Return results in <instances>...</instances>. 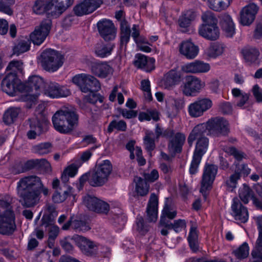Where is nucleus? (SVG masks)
<instances>
[{
	"instance_id": "nucleus-1",
	"label": "nucleus",
	"mask_w": 262,
	"mask_h": 262,
	"mask_svg": "<svg viewBox=\"0 0 262 262\" xmlns=\"http://www.w3.org/2000/svg\"><path fill=\"white\" fill-rule=\"evenodd\" d=\"M42 182L38 177L31 176L21 179L17 183V191L21 205L26 208L34 207L40 200L38 188Z\"/></svg>"
},
{
	"instance_id": "nucleus-2",
	"label": "nucleus",
	"mask_w": 262,
	"mask_h": 262,
	"mask_svg": "<svg viewBox=\"0 0 262 262\" xmlns=\"http://www.w3.org/2000/svg\"><path fill=\"white\" fill-rule=\"evenodd\" d=\"M12 199L8 195L0 196V233L11 234L16 229Z\"/></svg>"
},
{
	"instance_id": "nucleus-3",
	"label": "nucleus",
	"mask_w": 262,
	"mask_h": 262,
	"mask_svg": "<svg viewBox=\"0 0 262 262\" xmlns=\"http://www.w3.org/2000/svg\"><path fill=\"white\" fill-rule=\"evenodd\" d=\"M52 120L55 129L63 134L71 133L78 124V116L73 110L57 111L53 116Z\"/></svg>"
},
{
	"instance_id": "nucleus-4",
	"label": "nucleus",
	"mask_w": 262,
	"mask_h": 262,
	"mask_svg": "<svg viewBox=\"0 0 262 262\" xmlns=\"http://www.w3.org/2000/svg\"><path fill=\"white\" fill-rule=\"evenodd\" d=\"M38 62L44 70L54 72L62 66L64 57L54 50L47 49L40 54Z\"/></svg>"
},
{
	"instance_id": "nucleus-5",
	"label": "nucleus",
	"mask_w": 262,
	"mask_h": 262,
	"mask_svg": "<svg viewBox=\"0 0 262 262\" xmlns=\"http://www.w3.org/2000/svg\"><path fill=\"white\" fill-rule=\"evenodd\" d=\"M24 84L22 100L30 103L36 101L41 92V88L44 85L43 79L40 76L33 75L29 77Z\"/></svg>"
},
{
	"instance_id": "nucleus-6",
	"label": "nucleus",
	"mask_w": 262,
	"mask_h": 262,
	"mask_svg": "<svg viewBox=\"0 0 262 262\" xmlns=\"http://www.w3.org/2000/svg\"><path fill=\"white\" fill-rule=\"evenodd\" d=\"M112 171V165L109 160H103L97 164L95 171L92 173L89 183L92 186H101L108 180Z\"/></svg>"
},
{
	"instance_id": "nucleus-7",
	"label": "nucleus",
	"mask_w": 262,
	"mask_h": 262,
	"mask_svg": "<svg viewBox=\"0 0 262 262\" xmlns=\"http://www.w3.org/2000/svg\"><path fill=\"white\" fill-rule=\"evenodd\" d=\"M72 81L84 93L98 91L100 88L99 81L89 74L82 73L76 75L73 77Z\"/></svg>"
},
{
	"instance_id": "nucleus-8",
	"label": "nucleus",
	"mask_w": 262,
	"mask_h": 262,
	"mask_svg": "<svg viewBox=\"0 0 262 262\" xmlns=\"http://www.w3.org/2000/svg\"><path fill=\"white\" fill-rule=\"evenodd\" d=\"M205 86V82L194 76L187 77L180 86L183 94L186 96H192L199 93Z\"/></svg>"
},
{
	"instance_id": "nucleus-9",
	"label": "nucleus",
	"mask_w": 262,
	"mask_h": 262,
	"mask_svg": "<svg viewBox=\"0 0 262 262\" xmlns=\"http://www.w3.org/2000/svg\"><path fill=\"white\" fill-rule=\"evenodd\" d=\"M51 24V20L47 19L35 27L34 31L30 34V39L34 45L39 46L43 43L49 34Z\"/></svg>"
},
{
	"instance_id": "nucleus-10",
	"label": "nucleus",
	"mask_w": 262,
	"mask_h": 262,
	"mask_svg": "<svg viewBox=\"0 0 262 262\" xmlns=\"http://www.w3.org/2000/svg\"><path fill=\"white\" fill-rule=\"evenodd\" d=\"M208 133L213 136H225L229 132V123L223 118H214L206 123Z\"/></svg>"
},
{
	"instance_id": "nucleus-11",
	"label": "nucleus",
	"mask_w": 262,
	"mask_h": 262,
	"mask_svg": "<svg viewBox=\"0 0 262 262\" xmlns=\"http://www.w3.org/2000/svg\"><path fill=\"white\" fill-rule=\"evenodd\" d=\"M2 90L9 95L13 96L17 92L23 94L24 84L21 83L15 74H8L2 81Z\"/></svg>"
},
{
	"instance_id": "nucleus-12",
	"label": "nucleus",
	"mask_w": 262,
	"mask_h": 262,
	"mask_svg": "<svg viewBox=\"0 0 262 262\" xmlns=\"http://www.w3.org/2000/svg\"><path fill=\"white\" fill-rule=\"evenodd\" d=\"M29 122L30 130L27 133V137L30 139H35L47 130L48 121L41 114L30 119Z\"/></svg>"
},
{
	"instance_id": "nucleus-13",
	"label": "nucleus",
	"mask_w": 262,
	"mask_h": 262,
	"mask_svg": "<svg viewBox=\"0 0 262 262\" xmlns=\"http://www.w3.org/2000/svg\"><path fill=\"white\" fill-rule=\"evenodd\" d=\"M212 106V100L208 98H199L190 103L188 107L189 115L194 118L202 116L204 113L209 110Z\"/></svg>"
},
{
	"instance_id": "nucleus-14",
	"label": "nucleus",
	"mask_w": 262,
	"mask_h": 262,
	"mask_svg": "<svg viewBox=\"0 0 262 262\" xmlns=\"http://www.w3.org/2000/svg\"><path fill=\"white\" fill-rule=\"evenodd\" d=\"M217 172V167L213 164H206L204 167L202 176L200 192L205 194L210 189Z\"/></svg>"
},
{
	"instance_id": "nucleus-15",
	"label": "nucleus",
	"mask_w": 262,
	"mask_h": 262,
	"mask_svg": "<svg viewBox=\"0 0 262 262\" xmlns=\"http://www.w3.org/2000/svg\"><path fill=\"white\" fill-rule=\"evenodd\" d=\"M102 4V0H83L73 8L74 14L82 16L92 13Z\"/></svg>"
},
{
	"instance_id": "nucleus-16",
	"label": "nucleus",
	"mask_w": 262,
	"mask_h": 262,
	"mask_svg": "<svg viewBox=\"0 0 262 262\" xmlns=\"http://www.w3.org/2000/svg\"><path fill=\"white\" fill-rule=\"evenodd\" d=\"M43 92L45 95L51 98L66 97L71 94L70 91L67 88L56 82L47 84Z\"/></svg>"
},
{
	"instance_id": "nucleus-17",
	"label": "nucleus",
	"mask_w": 262,
	"mask_h": 262,
	"mask_svg": "<svg viewBox=\"0 0 262 262\" xmlns=\"http://www.w3.org/2000/svg\"><path fill=\"white\" fill-rule=\"evenodd\" d=\"M210 69L209 63L200 60H195L181 67V70L183 72L194 74L208 73Z\"/></svg>"
},
{
	"instance_id": "nucleus-18",
	"label": "nucleus",
	"mask_w": 262,
	"mask_h": 262,
	"mask_svg": "<svg viewBox=\"0 0 262 262\" xmlns=\"http://www.w3.org/2000/svg\"><path fill=\"white\" fill-rule=\"evenodd\" d=\"M98 29L101 36L106 41L113 40L116 36V29L113 22L103 19L97 24Z\"/></svg>"
},
{
	"instance_id": "nucleus-19",
	"label": "nucleus",
	"mask_w": 262,
	"mask_h": 262,
	"mask_svg": "<svg viewBox=\"0 0 262 262\" xmlns=\"http://www.w3.org/2000/svg\"><path fill=\"white\" fill-rule=\"evenodd\" d=\"M258 7L254 4L244 7L240 12V22L244 26H249L252 23L258 12Z\"/></svg>"
},
{
	"instance_id": "nucleus-20",
	"label": "nucleus",
	"mask_w": 262,
	"mask_h": 262,
	"mask_svg": "<svg viewBox=\"0 0 262 262\" xmlns=\"http://www.w3.org/2000/svg\"><path fill=\"white\" fill-rule=\"evenodd\" d=\"M183 78V75L180 71L171 70L167 72L161 81V85L166 89H170L179 84Z\"/></svg>"
},
{
	"instance_id": "nucleus-21",
	"label": "nucleus",
	"mask_w": 262,
	"mask_h": 262,
	"mask_svg": "<svg viewBox=\"0 0 262 262\" xmlns=\"http://www.w3.org/2000/svg\"><path fill=\"white\" fill-rule=\"evenodd\" d=\"M232 214L235 220L241 223H246L248 220V212L247 208L243 206L237 198L233 199L231 206Z\"/></svg>"
},
{
	"instance_id": "nucleus-22",
	"label": "nucleus",
	"mask_w": 262,
	"mask_h": 262,
	"mask_svg": "<svg viewBox=\"0 0 262 262\" xmlns=\"http://www.w3.org/2000/svg\"><path fill=\"white\" fill-rule=\"evenodd\" d=\"M242 54L244 61L248 65L258 66L260 64V52L255 47H248L243 49Z\"/></svg>"
},
{
	"instance_id": "nucleus-23",
	"label": "nucleus",
	"mask_w": 262,
	"mask_h": 262,
	"mask_svg": "<svg viewBox=\"0 0 262 262\" xmlns=\"http://www.w3.org/2000/svg\"><path fill=\"white\" fill-rule=\"evenodd\" d=\"M181 55L189 60L194 59L199 54V48L190 41H183L179 46Z\"/></svg>"
},
{
	"instance_id": "nucleus-24",
	"label": "nucleus",
	"mask_w": 262,
	"mask_h": 262,
	"mask_svg": "<svg viewBox=\"0 0 262 262\" xmlns=\"http://www.w3.org/2000/svg\"><path fill=\"white\" fill-rule=\"evenodd\" d=\"M155 62L154 58L147 57L144 55L139 53L135 56L134 64L139 69L150 72L155 69Z\"/></svg>"
},
{
	"instance_id": "nucleus-25",
	"label": "nucleus",
	"mask_w": 262,
	"mask_h": 262,
	"mask_svg": "<svg viewBox=\"0 0 262 262\" xmlns=\"http://www.w3.org/2000/svg\"><path fill=\"white\" fill-rule=\"evenodd\" d=\"M199 34L209 40H216L220 36V30L217 25H202L199 29Z\"/></svg>"
},
{
	"instance_id": "nucleus-26",
	"label": "nucleus",
	"mask_w": 262,
	"mask_h": 262,
	"mask_svg": "<svg viewBox=\"0 0 262 262\" xmlns=\"http://www.w3.org/2000/svg\"><path fill=\"white\" fill-rule=\"evenodd\" d=\"M220 23L222 29L227 37H232L235 34V24L228 14L224 13L220 16Z\"/></svg>"
},
{
	"instance_id": "nucleus-27",
	"label": "nucleus",
	"mask_w": 262,
	"mask_h": 262,
	"mask_svg": "<svg viewBox=\"0 0 262 262\" xmlns=\"http://www.w3.org/2000/svg\"><path fill=\"white\" fill-rule=\"evenodd\" d=\"M255 220L258 226L259 236L251 254L254 258L257 259L254 262H260L262 260V218L258 216Z\"/></svg>"
},
{
	"instance_id": "nucleus-28",
	"label": "nucleus",
	"mask_w": 262,
	"mask_h": 262,
	"mask_svg": "<svg viewBox=\"0 0 262 262\" xmlns=\"http://www.w3.org/2000/svg\"><path fill=\"white\" fill-rule=\"evenodd\" d=\"M44 214L41 219L42 226L47 228L54 223L55 219L58 215L55 206L51 204H47L43 207Z\"/></svg>"
},
{
	"instance_id": "nucleus-29",
	"label": "nucleus",
	"mask_w": 262,
	"mask_h": 262,
	"mask_svg": "<svg viewBox=\"0 0 262 262\" xmlns=\"http://www.w3.org/2000/svg\"><path fill=\"white\" fill-rule=\"evenodd\" d=\"M91 72L95 76L104 78L113 74L112 68L104 62H95L91 66Z\"/></svg>"
},
{
	"instance_id": "nucleus-30",
	"label": "nucleus",
	"mask_w": 262,
	"mask_h": 262,
	"mask_svg": "<svg viewBox=\"0 0 262 262\" xmlns=\"http://www.w3.org/2000/svg\"><path fill=\"white\" fill-rule=\"evenodd\" d=\"M170 137L171 139L168 145L169 151L173 154L180 152L186 139L185 136L182 133H177Z\"/></svg>"
},
{
	"instance_id": "nucleus-31",
	"label": "nucleus",
	"mask_w": 262,
	"mask_h": 262,
	"mask_svg": "<svg viewBox=\"0 0 262 262\" xmlns=\"http://www.w3.org/2000/svg\"><path fill=\"white\" fill-rule=\"evenodd\" d=\"M72 239L81 251L86 254L91 253L95 247L93 242L82 236L75 235L72 237Z\"/></svg>"
},
{
	"instance_id": "nucleus-32",
	"label": "nucleus",
	"mask_w": 262,
	"mask_h": 262,
	"mask_svg": "<svg viewBox=\"0 0 262 262\" xmlns=\"http://www.w3.org/2000/svg\"><path fill=\"white\" fill-rule=\"evenodd\" d=\"M146 212L148 220L155 222L158 217V198L156 194H151L147 205Z\"/></svg>"
},
{
	"instance_id": "nucleus-33",
	"label": "nucleus",
	"mask_w": 262,
	"mask_h": 262,
	"mask_svg": "<svg viewBox=\"0 0 262 262\" xmlns=\"http://www.w3.org/2000/svg\"><path fill=\"white\" fill-rule=\"evenodd\" d=\"M53 6L52 0H36L33 6L32 10L37 14H42L49 11Z\"/></svg>"
},
{
	"instance_id": "nucleus-34",
	"label": "nucleus",
	"mask_w": 262,
	"mask_h": 262,
	"mask_svg": "<svg viewBox=\"0 0 262 262\" xmlns=\"http://www.w3.org/2000/svg\"><path fill=\"white\" fill-rule=\"evenodd\" d=\"M120 45L122 47H126L130 36V26L125 19L120 21Z\"/></svg>"
},
{
	"instance_id": "nucleus-35",
	"label": "nucleus",
	"mask_w": 262,
	"mask_h": 262,
	"mask_svg": "<svg viewBox=\"0 0 262 262\" xmlns=\"http://www.w3.org/2000/svg\"><path fill=\"white\" fill-rule=\"evenodd\" d=\"M206 130H207L206 123L199 124L195 126L188 138V142L189 145H191L195 140L205 137L204 134Z\"/></svg>"
},
{
	"instance_id": "nucleus-36",
	"label": "nucleus",
	"mask_w": 262,
	"mask_h": 262,
	"mask_svg": "<svg viewBox=\"0 0 262 262\" xmlns=\"http://www.w3.org/2000/svg\"><path fill=\"white\" fill-rule=\"evenodd\" d=\"M114 48V45L112 43H97L95 46V53L98 57L105 58L112 54Z\"/></svg>"
},
{
	"instance_id": "nucleus-37",
	"label": "nucleus",
	"mask_w": 262,
	"mask_h": 262,
	"mask_svg": "<svg viewBox=\"0 0 262 262\" xmlns=\"http://www.w3.org/2000/svg\"><path fill=\"white\" fill-rule=\"evenodd\" d=\"M225 50L223 44L215 42L212 44L206 51V55L210 58H216L223 54Z\"/></svg>"
},
{
	"instance_id": "nucleus-38",
	"label": "nucleus",
	"mask_w": 262,
	"mask_h": 262,
	"mask_svg": "<svg viewBox=\"0 0 262 262\" xmlns=\"http://www.w3.org/2000/svg\"><path fill=\"white\" fill-rule=\"evenodd\" d=\"M195 17V13L191 10L187 11L180 17L179 19V25L180 28L184 29L185 31L189 27L192 21H193Z\"/></svg>"
},
{
	"instance_id": "nucleus-39",
	"label": "nucleus",
	"mask_w": 262,
	"mask_h": 262,
	"mask_svg": "<svg viewBox=\"0 0 262 262\" xmlns=\"http://www.w3.org/2000/svg\"><path fill=\"white\" fill-rule=\"evenodd\" d=\"M134 182L136 183L135 191L138 195L144 196L148 193L149 186L143 179L136 177Z\"/></svg>"
},
{
	"instance_id": "nucleus-40",
	"label": "nucleus",
	"mask_w": 262,
	"mask_h": 262,
	"mask_svg": "<svg viewBox=\"0 0 262 262\" xmlns=\"http://www.w3.org/2000/svg\"><path fill=\"white\" fill-rule=\"evenodd\" d=\"M27 164L31 167H38L47 173H50L52 171L50 163L45 159L30 160Z\"/></svg>"
},
{
	"instance_id": "nucleus-41",
	"label": "nucleus",
	"mask_w": 262,
	"mask_h": 262,
	"mask_svg": "<svg viewBox=\"0 0 262 262\" xmlns=\"http://www.w3.org/2000/svg\"><path fill=\"white\" fill-rule=\"evenodd\" d=\"M198 236L197 228L195 225H192L190 229L188 241L191 250L195 252L198 250Z\"/></svg>"
},
{
	"instance_id": "nucleus-42",
	"label": "nucleus",
	"mask_w": 262,
	"mask_h": 262,
	"mask_svg": "<svg viewBox=\"0 0 262 262\" xmlns=\"http://www.w3.org/2000/svg\"><path fill=\"white\" fill-rule=\"evenodd\" d=\"M53 5H55V13L58 15L61 14L74 2V0H52Z\"/></svg>"
},
{
	"instance_id": "nucleus-43",
	"label": "nucleus",
	"mask_w": 262,
	"mask_h": 262,
	"mask_svg": "<svg viewBox=\"0 0 262 262\" xmlns=\"http://www.w3.org/2000/svg\"><path fill=\"white\" fill-rule=\"evenodd\" d=\"M177 215V211L171 208L168 206H165L163 208L162 215L161 216L160 224L161 225L164 227L166 226V224H169L168 222L166 221V218L167 217L169 219H173Z\"/></svg>"
},
{
	"instance_id": "nucleus-44",
	"label": "nucleus",
	"mask_w": 262,
	"mask_h": 262,
	"mask_svg": "<svg viewBox=\"0 0 262 262\" xmlns=\"http://www.w3.org/2000/svg\"><path fill=\"white\" fill-rule=\"evenodd\" d=\"M208 139L206 137L201 138L198 140L194 155L202 157L208 149Z\"/></svg>"
},
{
	"instance_id": "nucleus-45",
	"label": "nucleus",
	"mask_w": 262,
	"mask_h": 262,
	"mask_svg": "<svg viewBox=\"0 0 262 262\" xmlns=\"http://www.w3.org/2000/svg\"><path fill=\"white\" fill-rule=\"evenodd\" d=\"M19 113V108L14 107L10 108L7 110L4 114V122L7 124L12 123L17 118Z\"/></svg>"
},
{
	"instance_id": "nucleus-46",
	"label": "nucleus",
	"mask_w": 262,
	"mask_h": 262,
	"mask_svg": "<svg viewBox=\"0 0 262 262\" xmlns=\"http://www.w3.org/2000/svg\"><path fill=\"white\" fill-rule=\"evenodd\" d=\"M155 134L152 132L147 131L143 138L145 149L150 152L155 148Z\"/></svg>"
},
{
	"instance_id": "nucleus-47",
	"label": "nucleus",
	"mask_w": 262,
	"mask_h": 262,
	"mask_svg": "<svg viewBox=\"0 0 262 262\" xmlns=\"http://www.w3.org/2000/svg\"><path fill=\"white\" fill-rule=\"evenodd\" d=\"M241 178V173L238 170L235 171L231 174L225 182L227 188L230 191H233L237 187V181Z\"/></svg>"
},
{
	"instance_id": "nucleus-48",
	"label": "nucleus",
	"mask_w": 262,
	"mask_h": 262,
	"mask_svg": "<svg viewBox=\"0 0 262 262\" xmlns=\"http://www.w3.org/2000/svg\"><path fill=\"white\" fill-rule=\"evenodd\" d=\"M81 164L78 165L76 163H73L68 166L64 170L61 179L66 181L68 180L67 176L74 177L77 173L78 169L80 166Z\"/></svg>"
},
{
	"instance_id": "nucleus-49",
	"label": "nucleus",
	"mask_w": 262,
	"mask_h": 262,
	"mask_svg": "<svg viewBox=\"0 0 262 262\" xmlns=\"http://www.w3.org/2000/svg\"><path fill=\"white\" fill-rule=\"evenodd\" d=\"M30 48V41L28 39L20 40L13 49L14 54L18 55L28 51Z\"/></svg>"
},
{
	"instance_id": "nucleus-50",
	"label": "nucleus",
	"mask_w": 262,
	"mask_h": 262,
	"mask_svg": "<svg viewBox=\"0 0 262 262\" xmlns=\"http://www.w3.org/2000/svg\"><path fill=\"white\" fill-rule=\"evenodd\" d=\"M233 252L235 256L238 259H244L247 257L249 254L248 244L246 242L244 243Z\"/></svg>"
},
{
	"instance_id": "nucleus-51",
	"label": "nucleus",
	"mask_w": 262,
	"mask_h": 262,
	"mask_svg": "<svg viewBox=\"0 0 262 262\" xmlns=\"http://www.w3.org/2000/svg\"><path fill=\"white\" fill-rule=\"evenodd\" d=\"M89 94L85 96L84 97V101L89 102L91 104H95L97 102L100 103H103L104 97L99 94L95 93L94 91L88 93Z\"/></svg>"
},
{
	"instance_id": "nucleus-52",
	"label": "nucleus",
	"mask_w": 262,
	"mask_h": 262,
	"mask_svg": "<svg viewBox=\"0 0 262 262\" xmlns=\"http://www.w3.org/2000/svg\"><path fill=\"white\" fill-rule=\"evenodd\" d=\"M71 192L72 188L70 187L64 190L62 194L56 190L52 196V200L55 203H61L71 194Z\"/></svg>"
},
{
	"instance_id": "nucleus-53",
	"label": "nucleus",
	"mask_w": 262,
	"mask_h": 262,
	"mask_svg": "<svg viewBox=\"0 0 262 262\" xmlns=\"http://www.w3.org/2000/svg\"><path fill=\"white\" fill-rule=\"evenodd\" d=\"M33 149L35 152L40 155H43L51 151L52 145L49 143H43L34 146Z\"/></svg>"
},
{
	"instance_id": "nucleus-54",
	"label": "nucleus",
	"mask_w": 262,
	"mask_h": 262,
	"mask_svg": "<svg viewBox=\"0 0 262 262\" xmlns=\"http://www.w3.org/2000/svg\"><path fill=\"white\" fill-rule=\"evenodd\" d=\"M15 0H0V11L11 15L13 11L10 6L13 5Z\"/></svg>"
},
{
	"instance_id": "nucleus-55",
	"label": "nucleus",
	"mask_w": 262,
	"mask_h": 262,
	"mask_svg": "<svg viewBox=\"0 0 262 262\" xmlns=\"http://www.w3.org/2000/svg\"><path fill=\"white\" fill-rule=\"evenodd\" d=\"M239 196L244 203H248L249 198L251 196V190L250 187L246 184H244L239 190Z\"/></svg>"
},
{
	"instance_id": "nucleus-56",
	"label": "nucleus",
	"mask_w": 262,
	"mask_h": 262,
	"mask_svg": "<svg viewBox=\"0 0 262 262\" xmlns=\"http://www.w3.org/2000/svg\"><path fill=\"white\" fill-rule=\"evenodd\" d=\"M126 128V124L124 121L120 120L117 121L116 120H113L109 124L107 130L108 132L111 133L115 129L118 130L124 131Z\"/></svg>"
},
{
	"instance_id": "nucleus-57",
	"label": "nucleus",
	"mask_w": 262,
	"mask_h": 262,
	"mask_svg": "<svg viewBox=\"0 0 262 262\" xmlns=\"http://www.w3.org/2000/svg\"><path fill=\"white\" fill-rule=\"evenodd\" d=\"M203 25H217V20L214 13L211 11H206L202 15Z\"/></svg>"
},
{
	"instance_id": "nucleus-58",
	"label": "nucleus",
	"mask_w": 262,
	"mask_h": 262,
	"mask_svg": "<svg viewBox=\"0 0 262 262\" xmlns=\"http://www.w3.org/2000/svg\"><path fill=\"white\" fill-rule=\"evenodd\" d=\"M72 228L76 232H85L90 229L89 224L84 221L75 220L73 221Z\"/></svg>"
},
{
	"instance_id": "nucleus-59",
	"label": "nucleus",
	"mask_w": 262,
	"mask_h": 262,
	"mask_svg": "<svg viewBox=\"0 0 262 262\" xmlns=\"http://www.w3.org/2000/svg\"><path fill=\"white\" fill-rule=\"evenodd\" d=\"M165 228L173 229L176 232H179L186 227V222L184 220L174 221L173 224H166Z\"/></svg>"
},
{
	"instance_id": "nucleus-60",
	"label": "nucleus",
	"mask_w": 262,
	"mask_h": 262,
	"mask_svg": "<svg viewBox=\"0 0 262 262\" xmlns=\"http://www.w3.org/2000/svg\"><path fill=\"white\" fill-rule=\"evenodd\" d=\"M202 157H201L200 156L193 154V159L191 161L189 169L190 173L195 174L197 172L199 165L202 159Z\"/></svg>"
},
{
	"instance_id": "nucleus-61",
	"label": "nucleus",
	"mask_w": 262,
	"mask_h": 262,
	"mask_svg": "<svg viewBox=\"0 0 262 262\" xmlns=\"http://www.w3.org/2000/svg\"><path fill=\"white\" fill-rule=\"evenodd\" d=\"M155 138L158 139L160 136L170 138L172 135L173 134V132L171 129H166L163 130V129L157 124L155 129Z\"/></svg>"
},
{
	"instance_id": "nucleus-62",
	"label": "nucleus",
	"mask_w": 262,
	"mask_h": 262,
	"mask_svg": "<svg viewBox=\"0 0 262 262\" xmlns=\"http://www.w3.org/2000/svg\"><path fill=\"white\" fill-rule=\"evenodd\" d=\"M251 92L256 101H262V89L258 84H254L251 90Z\"/></svg>"
},
{
	"instance_id": "nucleus-63",
	"label": "nucleus",
	"mask_w": 262,
	"mask_h": 262,
	"mask_svg": "<svg viewBox=\"0 0 262 262\" xmlns=\"http://www.w3.org/2000/svg\"><path fill=\"white\" fill-rule=\"evenodd\" d=\"M141 90L146 93V98L150 100L152 99V96L150 90V83L148 79L142 80L141 82Z\"/></svg>"
},
{
	"instance_id": "nucleus-64",
	"label": "nucleus",
	"mask_w": 262,
	"mask_h": 262,
	"mask_svg": "<svg viewBox=\"0 0 262 262\" xmlns=\"http://www.w3.org/2000/svg\"><path fill=\"white\" fill-rule=\"evenodd\" d=\"M98 198L90 195L85 196L83 199L84 205L90 210V209H96L94 204L97 201Z\"/></svg>"
}]
</instances>
